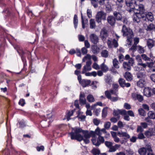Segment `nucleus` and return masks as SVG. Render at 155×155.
Returning <instances> with one entry per match:
<instances>
[{"label":"nucleus","mask_w":155,"mask_h":155,"mask_svg":"<svg viewBox=\"0 0 155 155\" xmlns=\"http://www.w3.org/2000/svg\"><path fill=\"white\" fill-rule=\"evenodd\" d=\"M72 140L81 141L85 138H90V134L88 130H83L80 128L72 127L71 132L68 133Z\"/></svg>","instance_id":"obj_1"},{"label":"nucleus","mask_w":155,"mask_h":155,"mask_svg":"<svg viewBox=\"0 0 155 155\" xmlns=\"http://www.w3.org/2000/svg\"><path fill=\"white\" fill-rule=\"evenodd\" d=\"M121 32L124 36H126L127 38V45H131L132 41V38L134 36L132 30L124 25L121 30Z\"/></svg>","instance_id":"obj_2"},{"label":"nucleus","mask_w":155,"mask_h":155,"mask_svg":"<svg viewBox=\"0 0 155 155\" xmlns=\"http://www.w3.org/2000/svg\"><path fill=\"white\" fill-rule=\"evenodd\" d=\"M96 134L98 136V137L96 140V138H92L91 141L93 145L96 146H99L101 143H103L104 139L103 137L101 136V134L100 132V130L99 127H97L94 131Z\"/></svg>","instance_id":"obj_3"},{"label":"nucleus","mask_w":155,"mask_h":155,"mask_svg":"<svg viewBox=\"0 0 155 155\" xmlns=\"http://www.w3.org/2000/svg\"><path fill=\"white\" fill-rule=\"evenodd\" d=\"M144 11L143 5L142 4L137 5L135 4L134 6L133 11L134 13L140 14L143 15H145L144 13Z\"/></svg>","instance_id":"obj_4"},{"label":"nucleus","mask_w":155,"mask_h":155,"mask_svg":"<svg viewBox=\"0 0 155 155\" xmlns=\"http://www.w3.org/2000/svg\"><path fill=\"white\" fill-rule=\"evenodd\" d=\"M126 4L128 7L127 10L129 12H131L134 10V6L136 4L134 0H126Z\"/></svg>","instance_id":"obj_5"},{"label":"nucleus","mask_w":155,"mask_h":155,"mask_svg":"<svg viewBox=\"0 0 155 155\" xmlns=\"http://www.w3.org/2000/svg\"><path fill=\"white\" fill-rule=\"evenodd\" d=\"M106 15L103 11H100L97 12L96 17V20L97 23L101 22V20H105L106 18Z\"/></svg>","instance_id":"obj_6"},{"label":"nucleus","mask_w":155,"mask_h":155,"mask_svg":"<svg viewBox=\"0 0 155 155\" xmlns=\"http://www.w3.org/2000/svg\"><path fill=\"white\" fill-rule=\"evenodd\" d=\"M78 79L79 83L83 87L88 86L91 83V81L90 80L86 79L82 80V78H78Z\"/></svg>","instance_id":"obj_7"},{"label":"nucleus","mask_w":155,"mask_h":155,"mask_svg":"<svg viewBox=\"0 0 155 155\" xmlns=\"http://www.w3.org/2000/svg\"><path fill=\"white\" fill-rule=\"evenodd\" d=\"M134 15L133 20L134 22L138 23L140 20V19L142 18L143 20H145L146 18L145 17V15L140 14L134 13Z\"/></svg>","instance_id":"obj_8"},{"label":"nucleus","mask_w":155,"mask_h":155,"mask_svg":"<svg viewBox=\"0 0 155 155\" xmlns=\"http://www.w3.org/2000/svg\"><path fill=\"white\" fill-rule=\"evenodd\" d=\"M92 62L91 60L87 61L86 64L83 67L82 73L84 74L87 71H91L92 68L91 66Z\"/></svg>","instance_id":"obj_9"},{"label":"nucleus","mask_w":155,"mask_h":155,"mask_svg":"<svg viewBox=\"0 0 155 155\" xmlns=\"http://www.w3.org/2000/svg\"><path fill=\"white\" fill-rule=\"evenodd\" d=\"M100 38L103 41H105L108 36L107 30L104 28H103L100 32Z\"/></svg>","instance_id":"obj_10"},{"label":"nucleus","mask_w":155,"mask_h":155,"mask_svg":"<svg viewBox=\"0 0 155 155\" xmlns=\"http://www.w3.org/2000/svg\"><path fill=\"white\" fill-rule=\"evenodd\" d=\"M89 38L90 41L94 44H97L98 42V37L96 34H91L89 35Z\"/></svg>","instance_id":"obj_11"},{"label":"nucleus","mask_w":155,"mask_h":155,"mask_svg":"<svg viewBox=\"0 0 155 155\" xmlns=\"http://www.w3.org/2000/svg\"><path fill=\"white\" fill-rule=\"evenodd\" d=\"M144 134L147 137L155 136V128H150L144 132Z\"/></svg>","instance_id":"obj_12"},{"label":"nucleus","mask_w":155,"mask_h":155,"mask_svg":"<svg viewBox=\"0 0 155 155\" xmlns=\"http://www.w3.org/2000/svg\"><path fill=\"white\" fill-rule=\"evenodd\" d=\"M118 82L120 86L123 88L125 87H128L130 86V84L129 83H126L125 80L123 78H119Z\"/></svg>","instance_id":"obj_13"},{"label":"nucleus","mask_w":155,"mask_h":155,"mask_svg":"<svg viewBox=\"0 0 155 155\" xmlns=\"http://www.w3.org/2000/svg\"><path fill=\"white\" fill-rule=\"evenodd\" d=\"M126 114L127 111L125 110H114L113 112V115L115 116H117L119 114L126 115Z\"/></svg>","instance_id":"obj_14"},{"label":"nucleus","mask_w":155,"mask_h":155,"mask_svg":"<svg viewBox=\"0 0 155 155\" xmlns=\"http://www.w3.org/2000/svg\"><path fill=\"white\" fill-rule=\"evenodd\" d=\"M143 94L145 96L148 97L152 96L151 88L149 87L145 88L143 90Z\"/></svg>","instance_id":"obj_15"},{"label":"nucleus","mask_w":155,"mask_h":155,"mask_svg":"<svg viewBox=\"0 0 155 155\" xmlns=\"http://www.w3.org/2000/svg\"><path fill=\"white\" fill-rule=\"evenodd\" d=\"M132 97L134 99H137L139 102H142L143 100V97L140 94H138L135 93L132 94Z\"/></svg>","instance_id":"obj_16"},{"label":"nucleus","mask_w":155,"mask_h":155,"mask_svg":"<svg viewBox=\"0 0 155 155\" xmlns=\"http://www.w3.org/2000/svg\"><path fill=\"white\" fill-rule=\"evenodd\" d=\"M117 135L120 137H125L123 139L126 140L127 139H129L130 138V136L129 134L126 132H120L119 131L117 132Z\"/></svg>","instance_id":"obj_17"},{"label":"nucleus","mask_w":155,"mask_h":155,"mask_svg":"<svg viewBox=\"0 0 155 155\" xmlns=\"http://www.w3.org/2000/svg\"><path fill=\"white\" fill-rule=\"evenodd\" d=\"M147 147H142L138 150V152L140 155H146L147 152Z\"/></svg>","instance_id":"obj_18"},{"label":"nucleus","mask_w":155,"mask_h":155,"mask_svg":"<svg viewBox=\"0 0 155 155\" xmlns=\"http://www.w3.org/2000/svg\"><path fill=\"white\" fill-rule=\"evenodd\" d=\"M79 101L81 104H84L86 103V100L85 98L84 93H81L79 97Z\"/></svg>","instance_id":"obj_19"},{"label":"nucleus","mask_w":155,"mask_h":155,"mask_svg":"<svg viewBox=\"0 0 155 155\" xmlns=\"http://www.w3.org/2000/svg\"><path fill=\"white\" fill-rule=\"evenodd\" d=\"M145 16L149 21H152L154 20V17L152 13L150 12H148L146 14H145Z\"/></svg>","instance_id":"obj_20"},{"label":"nucleus","mask_w":155,"mask_h":155,"mask_svg":"<svg viewBox=\"0 0 155 155\" xmlns=\"http://www.w3.org/2000/svg\"><path fill=\"white\" fill-rule=\"evenodd\" d=\"M147 45L148 48L150 49L154 46V41L152 39H149L147 41Z\"/></svg>","instance_id":"obj_21"},{"label":"nucleus","mask_w":155,"mask_h":155,"mask_svg":"<svg viewBox=\"0 0 155 155\" xmlns=\"http://www.w3.org/2000/svg\"><path fill=\"white\" fill-rule=\"evenodd\" d=\"M108 23L111 25H114L115 22V19L113 16H109L107 18Z\"/></svg>","instance_id":"obj_22"},{"label":"nucleus","mask_w":155,"mask_h":155,"mask_svg":"<svg viewBox=\"0 0 155 155\" xmlns=\"http://www.w3.org/2000/svg\"><path fill=\"white\" fill-rule=\"evenodd\" d=\"M131 65L127 62L124 61L123 64V67L125 70H130L131 69Z\"/></svg>","instance_id":"obj_23"},{"label":"nucleus","mask_w":155,"mask_h":155,"mask_svg":"<svg viewBox=\"0 0 155 155\" xmlns=\"http://www.w3.org/2000/svg\"><path fill=\"white\" fill-rule=\"evenodd\" d=\"M144 78H141L139 81L137 82V84L138 86L140 87H142L146 84L145 80L143 79Z\"/></svg>","instance_id":"obj_24"},{"label":"nucleus","mask_w":155,"mask_h":155,"mask_svg":"<svg viewBox=\"0 0 155 155\" xmlns=\"http://www.w3.org/2000/svg\"><path fill=\"white\" fill-rule=\"evenodd\" d=\"M75 109L72 110L68 112L66 115V117L68 120L70 119V117L73 114Z\"/></svg>","instance_id":"obj_25"},{"label":"nucleus","mask_w":155,"mask_h":155,"mask_svg":"<svg viewBox=\"0 0 155 155\" xmlns=\"http://www.w3.org/2000/svg\"><path fill=\"white\" fill-rule=\"evenodd\" d=\"M113 66L116 69H118L120 68L119 62L116 58H114L113 60Z\"/></svg>","instance_id":"obj_26"},{"label":"nucleus","mask_w":155,"mask_h":155,"mask_svg":"<svg viewBox=\"0 0 155 155\" xmlns=\"http://www.w3.org/2000/svg\"><path fill=\"white\" fill-rule=\"evenodd\" d=\"M100 68L101 70L104 72H106L109 70V68L104 63H103L101 65Z\"/></svg>","instance_id":"obj_27"},{"label":"nucleus","mask_w":155,"mask_h":155,"mask_svg":"<svg viewBox=\"0 0 155 155\" xmlns=\"http://www.w3.org/2000/svg\"><path fill=\"white\" fill-rule=\"evenodd\" d=\"M90 27L91 29L95 28L96 27L95 22L94 19H91L89 21Z\"/></svg>","instance_id":"obj_28"},{"label":"nucleus","mask_w":155,"mask_h":155,"mask_svg":"<svg viewBox=\"0 0 155 155\" xmlns=\"http://www.w3.org/2000/svg\"><path fill=\"white\" fill-rule=\"evenodd\" d=\"M147 152L146 155H155L150 146L147 147Z\"/></svg>","instance_id":"obj_29"},{"label":"nucleus","mask_w":155,"mask_h":155,"mask_svg":"<svg viewBox=\"0 0 155 155\" xmlns=\"http://www.w3.org/2000/svg\"><path fill=\"white\" fill-rule=\"evenodd\" d=\"M147 115L148 117H149L150 119H155V112L152 111H150L148 112Z\"/></svg>","instance_id":"obj_30"},{"label":"nucleus","mask_w":155,"mask_h":155,"mask_svg":"<svg viewBox=\"0 0 155 155\" xmlns=\"http://www.w3.org/2000/svg\"><path fill=\"white\" fill-rule=\"evenodd\" d=\"M114 15L117 20H120L121 19L122 16L119 12H115L114 13Z\"/></svg>","instance_id":"obj_31"},{"label":"nucleus","mask_w":155,"mask_h":155,"mask_svg":"<svg viewBox=\"0 0 155 155\" xmlns=\"http://www.w3.org/2000/svg\"><path fill=\"white\" fill-rule=\"evenodd\" d=\"M91 152L93 155H99L100 154V150L96 148H93Z\"/></svg>","instance_id":"obj_32"},{"label":"nucleus","mask_w":155,"mask_h":155,"mask_svg":"<svg viewBox=\"0 0 155 155\" xmlns=\"http://www.w3.org/2000/svg\"><path fill=\"white\" fill-rule=\"evenodd\" d=\"M18 124L19 125V128H22L26 126L25 122L23 120L19 121Z\"/></svg>","instance_id":"obj_33"},{"label":"nucleus","mask_w":155,"mask_h":155,"mask_svg":"<svg viewBox=\"0 0 155 155\" xmlns=\"http://www.w3.org/2000/svg\"><path fill=\"white\" fill-rule=\"evenodd\" d=\"M78 17L76 15H74V18L73 22L74 25V28L76 29L78 26Z\"/></svg>","instance_id":"obj_34"},{"label":"nucleus","mask_w":155,"mask_h":155,"mask_svg":"<svg viewBox=\"0 0 155 155\" xmlns=\"http://www.w3.org/2000/svg\"><path fill=\"white\" fill-rule=\"evenodd\" d=\"M139 114L140 115L142 116H145L146 115V113L145 111L142 108H140L138 109Z\"/></svg>","instance_id":"obj_35"},{"label":"nucleus","mask_w":155,"mask_h":155,"mask_svg":"<svg viewBox=\"0 0 155 155\" xmlns=\"http://www.w3.org/2000/svg\"><path fill=\"white\" fill-rule=\"evenodd\" d=\"M137 50L140 53H143L145 52L144 48L140 45H138L137 46Z\"/></svg>","instance_id":"obj_36"},{"label":"nucleus","mask_w":155,"mask_h":155,"mask_svg":"<svg viewBox=\"0 0 155 155\" xmlns=\"http://www.w3.org/2000/svg\"><path fill=\"white\" fill-rule=\"evenodd\" d=\"M154 29H155V25L151 23L147 26L146 30L147 31H150Z\"/></svg>","instance_id":"obj_37"},{"label":"nucleus","mask_w":155,"mask_h":155,"mask_svg":"<svg viewBox=\"0 0 155 155\" xmlns=\"http://www.w3.org/2000/svg\"><path fill=\"white\" fill-rule=\"evenodd\" d=\"M91 55L89 54H87L83 58L82 60V61L83 62H84L87 60H88V61L91 60Z\"/></svg>","instance_id":"obj_38"},{"label":"nucleus","mask_w":155,"mask_h":155,"mask_svg":"<svg viewBox=\"0 0 155 155\" xmlns=\"http://www.w3.org/2000/svg\"><path fill=\"white\" fill-rule=\"evenodd\" d=\"M87 100L89 102H93L95 99L93 96L91 94H89L87 97Z\"/></svg>","instance_id":"obj_39"},{"label":"nucleus","mask_w":155,"mask_h":155,"mask_svg":"<svg viewBox=\"0 0 155 155\" xmlns=\"http://www.w3.org/2000/svg\"><path fill=\"white\" fill-rule=\"evenodd\" d=\"M101 55L102 57L107 58L109 55L108 51L106 50H103L101 52Z\"/></svg>","instance_id":"obj_40"},{"label":"nucleus","mask_w":155,"mask_h":155,"mask_svg":"<svg viewBox=\"0 0 155 155\" xmlns=\"http://www.w3.org/2000/svg\"><path fill=\"white\" fill-rule=\"evenodd\" d=\"M142 59L145 61H150V58L148 57L146 55L143 54L141 55Z\"/></svg>","instance_id":"obj_41"},{"label":"nucleus","mask_w":155,"mask_h":155,"mask_svg":"<svg viewBox=\"0 0 155 155\" xmlns=\"http://www.w3.org/2000/svg\"><path fill=\"white\" fill-rule=\"evenodd\" d=\"M92 67L93 68L97 70H99L100 68L99 65L95 62L93 63Z\"/></svg>","instance_id":"obj_42"},{"label":"nucleus","mask_w":155,"mask_h":155,"mask_svg":"<svg viewBox=\"0 0 155 155\" xmlns=\"http://www.w3.org/2000/svg\"><path fill=\"white\" fill-rule=\"evenodd\" d=\"M125 78H132L133 76L129 72L127 71L124 74Z\"/></svg>","instance_id":"obj_43"},{"label":"nucleus","mask_w":155,"mask_h":155,"mask_svg":"<svg viewBox=\"0 0 155 155\" xmlns=\"http://www.w3.org/2000/svg\"><path fill=\"white\" fill-rule=\"evenodd\" d=\"M149 117H148L145 118V121H146L148 123V124L149 125H152L153 124L152 121V120H150Z\"/></svg>","instance_id":"obj_44"},{"label":"nucleus","mask_w":155,"mask_h":155,"mask_svg":"<svg viewBox=\"0 0 155 155\" xmlns=\"http://www.w3.org/2000/svg\"><path fill=\"white\" fill-rule=\"evenodd\" d=\"M107 115V110L106 108H104L102 110V116L104 117H106Z\"/></svg>","instance_id":"obj_45"},{"label":"nucleus","mask_w":155,"mask_h":155,"mask_svg":"<svg viewBox=\"0 0 155 155\" xmlns=\"http://www.w3.org/2000/svg\"><path fill=\"white\" fill-rule=\"evenodd\" d=\"M93 122L95 125L98 126L100 123V120L96 118H94L93 120Z\"/></svg>","instance_id":"obj_46"},{"label":"nucleus","mask_w":155,"mask_h":155,"mask_svg":"<svg viewBox=\"0 0 155 155\" xmlns=\"http://www.w3.org/2000/svg\"><path fill=\"white\" fill-rule=\"evenodd\" d=\"M145 138V137L143 134L142 133H139L137 135V139H143Z\"/></svg>","instance_id":"obj_47"},{"label":"nucleus","mask_w":155,"mask_h":155,"mask_svg":"<svg viewBox=\"0 0 155 155\" xmlns=\"http://www.w3.org/2000/svg\"><path fill=\"white\" fill-rule=\"evenodd\" d=\"M136 60L138 63H142V61L140 56V55H137L136 57Z\"/></svg>","instance_id":"obj_48"},{"label":"nucleus","mask_w":155,"mask_h":155,"mask_svg":"<svg viewBox=\"0 0 155 155\" xmlns=\"http://www.w3.org/2000/svg\"><path fill=\"white\" fill-rule=\"evenodd\" d=\"M111 123L110 122L107 121L105 122L104 124V127L106 129H109Z\"/></svg>","instance_id":"obj_49"},{"label":"nucleus","mask_w":155,"mask_h":155,"mask_svg":"<svg viewBox=\"0 0 155 155\" xmlns=\"http://www.w3.org/2000/svg\"><path fill=\"white\" fill-rule=\"evenodd\" d=\"M143 131V129L141 126L138 125L137 126V133L142 132Z\"/></svg>","instance_id":"obj_50"},{"label":"nucleus","mask_w":155,"mask_h":155,"mask_svg":"<svg viewBox=\"0 0 155 155\" xmlns=\"http://www.w3.org/2000/svg\"><path fill=\"white\" fill-rule=\"evenodd\" d=\"M25 104V100L24 99H21L20 100L18 104L21 105V106H24Z\"/></svg>","instance_id":"obj_51"},{"label":"nucleus","mask_w":155,"mask_h":155,"mask_svg":"<svg viewBox=\"0 0 155 155\" xmlns=\"http://www.w3.org/2000/svg\"><path fill=\"white\" fill-rule=\"evenodd\" d=\"M105 144L106 147L108 148H109L111 147H112L113 145V143L111 142L106 141L105 142Z\"/></svg>","instance_id":"obj_52"},{"label":"nucleus","mask_w":155,"mask_h":155,"mask_svg":"<svg viewBox=\"0 0 155 155\" xmlns=\"http://www.w3.org/2000/svg\"><path fill=\"white\" fill-rule=\"evenodd\" d=\"M36 149L38 151H40L41 150L42 151H44L45 148L43 146L41 145L40 146H37L36 147Z\"/></svg>","instance_id":"obj_53"},{"label":"nucleus","mask_w":155,"mask_h":155,"mask_svg":"<svg viewBox=\"0 0 155 155\" xmlns=\"http://www.w3.org/2000/svg\"><path fill=\"white\" fill-rule=\"evenodd\" d=\"M96 133L94 131H91L89 132V134H90V137H91L92 138H96Z\"/></svg>","instance_id":"obj_54"},{"label":"nucleus","mask_w":155,"mask_h":155,"mask_svg":"<svg viewBox=\"0 0 155 155\" xmlns=\"http://www.w3.org/2000/svg\"><path fill=\"white\" fill-rule=\"evenodd\" d=\"M78 37L79 41H84L85 37L83 35H78Z\"/></svg>","instance_id":"obj_55"},{"label":"nucleus","mask_w":155,"mask_h":155,"mask_svg":"<svg viewBox=\"0 0 155 155\" xmlns=\"http://www.w3.org/2000/svg\"><path fill=\"white\" fill-rule=\"evenodd\" d=\"M92 4L94 8H97L98 6L97 2L96 0H91Z\"/></svg>","instance_id":"obj_56"},{"label":"nucleus","mask_w":155,"mask_h":155,"mask_svg":"<svg viewBox=\"0 0 155 155\" xmlns=\"http://www.w3.org/2000/svg\"><path fill=\"white\" fill-rule=\"evenodd\" d=\"M99 48L96 46H94L92 48V50L94 53H97L99 51Z\"/></svg>","instance_id":"obj_57"},{"label":"nucleus","mask_w":155,"mask_h":155,"mask_svg":"<svg viewBox=\"0 0 155 155\" xmlns=\"http://www.w3.org/2000/svg\"><path fill=\"white\" fill-rule=\"evenodd\" d=\"M124 107L127 110L130 109L131 108L130 105L127 103H124Z\"/></svg>","instance_id":"obj_58"},{"label":"nucleus","mask_w":155,"mask_h":155,"mask_svg":"<svg viewBox=\"0 0 155 155\" xmlns=\"http://www.w3.org/2000/svg\"><path fill=\"white\" fill-rule=\"evenodd\" d=\"M84 45L87 48H89L90 47V44L87 40L84 41Z\"/></svg>","instance_id":"obj_59"},{"label":"nucleus","mask_w":155,"mask_h":155,"mask_svg":"<svg viewBox=\"0 0 155 155\" xmlns=\"http://www.w3.org/2000/svg\"><path fill=\"white\" fill-rule=\"evenodd\" d=\"M109 149L108 151L109 152H114L117 149L114 146H112V147H109Z\"/></svg>","instance_id":"obj_60"},{"label":"nucleus","mask_w":155,"mask_h":155,"mask_svg":"<svg viewBox=\"0 0 155 155\" xmlns=\"http://www.w3.org/2000/svg\"><path fill=\"white\" fill-rule=\"evenodd\" d=\"M105 94L108 99H110L111 98V95L110 92L108 91H106L105 92Z\"/></svg>","instance_id":"obj_61"},{"label":"nucleus","mask_w":155,"mask_h":155,"mask_svg":"<svg viewBox=\"0 0 155 155\" xmlns=\"http://www.w3.org/2000/svg\"><path fill=\"white\" fill-rule=\"evenodd\" d=\"M81 51L83 54H86L87 52V49L85 47H83L81 48Z\"/></svg>","instance_id":"obj_62"},{"label":"nucleus","mask_w":155,"mask_h":155,"mask_svg":"<svg viewBox=\"0 0 155 155\" xmlns=\"http://www.w3.org/2000/svg\"><path fill=\"white\" fill-rule=\"evenodd\" d=\"M143 109L146 110L147 111H148L149 110V106L146 104H143L142 105Z\"/></svg>","instance_id":"obj_63"},{"label":"nucleus","mask_w":155,"mask_h":155,"mask_svg":"<svg viewBox=\"0 0 155 155\" xmlns=\"http://www.w3.org/2000/svg\"><path fill=\"white\" fill-rule=\"evenodd\" d=\"M127 62L130 65L133 66L134 63V60L132 58H131L128 60V61Z\"/></svg>","instance_id":"obj_64"}]
</instances>
